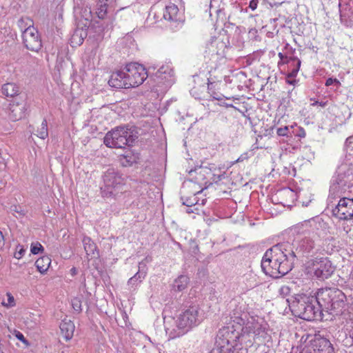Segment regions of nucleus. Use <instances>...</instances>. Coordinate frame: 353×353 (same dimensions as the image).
I'll return each mask as SVG.
<instances>
[{
	"instance_id": "obj_46",
	"label": "nucleus",
	"mask_w": 353,
	"mask_h": 353,
	"mask_svg": "<svg viewBox=\"0 0 353 353\" xmlns=\"http://www.w3.org/2000/svg\"><path fill=\"white\" fill-rule=\"evenodd\" d=\"M5 245V239L4 236L2 233V232L0 230V250L3 249Z\"/></svg>"
},
{
	"instance_id": "obj_29",
	"label": "nucleus",
	"mask_w": 353,
	"mask_h": 353,
	"mask_svg": "<svg viewBox=\"0 0 353 353\" xmlns=\"http://www.w3.org/2000/svg\"><path fill=\"white\" fill-rule=\"evenodd\" d=\"M108 0H99L97 14L99 19H103L107 12V1Z\"/></svg>"
},
{
	"instance_id": "obj_43",
	"label": "nucleus",
	"mask_w": 353,
	"mask_h": 353,
	"mask_svg": "<svg viewBox=\"0 0 353 353\" xmlns=\"http://www.w3.org/2000/svg\"><path fill=\"white\" fill-rule=\"evenodd\" d=\"M7 296H8V303H6V305L7 307L14 306L15 305V301H14V296L10 292L7 293Z\"/></svg>"
},
{
	"instance_id": "obj_18",
	"label": "nucleus",
	"mask_w": 353,
	"mask_h": 353,
	"mask_svg": "<svg viewBox=\"0 0 353 353\" xmlns=\"http://www.w3.org/2000/svg\"><path fill=\"white\" fill-rule=\"evenodd\" d=\"M178 7L174 3L165 6L163 12V18L170 21H176L180 19Z\"/></svg>"
},
{
	"instance_id": "obj_13",
	"label": "nucleus",
	"mask_w": 353,
	"mask_h": 353,
	"mask_svg": "<svg viewBox=\"0 0 353 353\" xmlns=\"http://www.w3.org/2000/svg\"><path fill=\"white\" fill-rule=\"evenodd\" d=\"M310 343L316 350V353H334V347L330 341L320 334H315Z\"/></svg>"
},
{
	"instance_id": "obj_17",
	"label": "nucleus",
	"mask_w": 353,
	"mask_h": 353,
	"mask_svg": "<svg viewBox=\"0 0 353 353\" xmlns=\"http://www.w3.org/2000/svg\"><path fill=\"white\" fill-rule=\"evenodd\" d=\"M61 333L66 341L72 339L74 332V325L70 320L63 319L59 325Z\"/></svg>"
},
{
	"instance_id": "obj_33",
	"label": "nucleus",
	"mask_w": 353,
	"mask_h": 353,
	"mask_svg": "<svg viewBox=\"0 0 353 353\" xmlns=\"http://www.w3.org/2000/svg\"><path fill=\"white\" fill-rule=\"evenodd\" d=\"M26 252L24 247L20 244L17 245L14 254V257L17 259H20L23 257Z\"/></svg>"
},
{
	"instance_id": "obj_21",
	"label": "nucleus",
	"mask_w": 353,
	"mask_h": 353,
	"mask_svg": "<svg viewBox=\"0 0 353 353\" xmlns=\"http://www.w3.org/2000/svg\"><path fill=\"white\" fill-rule=\"evenodd\" d=\"M314 247V242L310 238L301 239L297 245L296 252L302 254L310 252Z\"/></svg>"
},
{
	"instance_id": "obj_4",
	"label": "nucleus",
	"mask_w": 353,
	"mask_h": 353,
	"mask_svg": "<svg viewBox=\"0 0 353 353\" xmlns=\"http://www.w3.org/2000/svg\"><path fill=\"white\" fill-rule=\"evenodd\" d=\"M317 299L323 311L333 316L343 313L347 301L345 293L336 288L320 289L317 292Z\"/></svg>"
},
{
	"instance_id": "obj_58",
	"label": "nucleus",
	"mask_w": 353,
	"mask_h": 353,
	"mask_svg": "<svg viewBox=\"0 0 353 353\" xmlns=\"http://www.w3.org/2000/svg\"><path fill=\"white\" fill-rule=\"evenodd\" d=\"M337 188H338V185H334V184H333V185L331 186V188H330V192L336 190L337 189Z\"/></svg>"
},
{
	"instance_id": "obj_11",
	"label": "nucleus",
	"mask_w": 353,
	"mask_h": 353,
	"mask_svg": "<svg viewBox=\"0 0 353 353\" xmlns=\"http://www.w3.org/2000/svg\"><path fill=\"white\" fill-rule=\"evenodd\" d=\"M335 267L327 258L321 259L314 264V274L320 280H325L334 273Z\"/></svg>"
},
{
	"instance_id": "obj_47",
	"label": "nucleus",
	"mask_w": 353,
	"mask_h": 353,
	"mask_svg": "<svg viewBox=\"0 0 353 353\" xmlns=\"http://www.w3.org/2000/svg\"><path fill=\"white\" fill-rule=\"evenodd\" d=\"M146 268V265L144 263V261H141L139 263V270L140 271H145L144 269Z\"/></svg>"
},
{
	"instance_id": "obj_5",
	"label": "nucleus",
	"mask_w": 353,
	"mask_h": 353,
	"mask_svg": "<svg viewBox=\"0 0 353 353\" xmlns=\"http://www.w3.org/2000/svg\"><path fill=\"white\" fill-rule=\"evenodd\" d=\"M134 141L132 131L125 127H119L108 132L104 137V143L109 148H123L130 145Z\"/></svg>"
},
{
	"instance_id": "obj_8",
	"label": "nucleus",
	"mask_w": 353,
	"mask_h": 353,
	"mask_svg": "<svg viewBox=\"0 0 353 353\" xmlns=\"http://www.w3.org/2000/svg\"><path fill=\"white\" fill-rule=\"evenodd\" d=\"M199 307L191 306L179 315L176 321L177 327L181 330V334L187 332L192 327L199 323Z\"/></svg>"
},
{
	"instance_id": "obj_36",
	"label": "nucleus",
	"mask_w": 353,
	"mask_h": 353,
	"mask_svg": "<svg viewBox=\"0 0 353 353\" xmlns=\"http://www.w3.org/2000/svg\"><path fill=\"white\" fill-rule=\"evenodd\" d=\"M345 148L350 155L353 154V136L347 139L345 141Z\"/></svg>"
},
{
	"instance_id": "obj_44",
	"label": "nucleus",
	"mask_w": 353,
	"mask_h": 353,
	"mask_svg": "<svg viewBox=\"0 0 353 353\" xmlns=\"http://www.w3.org/2000/svg\"><path fill=\"white\" fill-rule=\"evenodd\" d=\"M208 90L209 93L210 94V96L212 97V98L215 100L220 101L222 99V95L221 94L216 93L214 92H211V88L210 86V84H208Z\"/></svg>"
},
{
	"instance_id": "obj_26",
	"label": "nucleus",
	"mask_w": 353,
	"mask_h": 353,
	"mask_svg": "<svg viewBox=\"0 0 353 353\" xmlns=\"http://www.w3.org/2000/svg\"><path fill=\"white\" fill-rule=\"evenodd\" d=\"M189 278L185 275H180L174 280L172 289L174 291L181 292L187 288Z\"/></svg>"
},
{
	"instance_id": "obj_61",
	"label": "nucleus",
	"mask_w": 353,
	"mask_h": 353,
	"mask_svg": "<svg viewBox=\"0 0 353 353\" xmlns=\"http://www.w3.org/2000/svg\"><path fill=\"white\" fill-rule=\"evenodd\" d=\"M23 23V19H21L19 21V26L20 27H21V24Z\"/></svg>"
},
{
	"instance_id": "obj_16",
	"label": "nucleus",
	"mask_w": 353,
	"mask_h": 353,
	"mask_svg": "<svg viewBox=\"0 0 353 353\" xmlns=\"http://www.w3.org/2000/svg\"><path fill=\"white\" fill-rule=\"evenodd\" d=\"M85 28H77V29L74 31L72 34L70 41L71 45L74 47L77 46H81L84 39L87 37L88 32V28H86V24H84Z\"/></svg>"
},
{
	"instance_id": "obj_20",
	"label": "nucleus",
	"mask_w": 353,
	"mask_h": 353,
	"mask_svg": "<svg viewBox=\"0 0 353 353\" xmlns=\"http://www.w3.org/2000/svg\"><path fill=\"white\" fill-rule=\"evenodd\" d=\"M227 48L226 43L219 39L213 41L210 46V50L214 52L218 59L225 57Z\"/></svg>"
},
{
	"instance_id": "obj_48",
	"label": "nucleus",
	"mask_w": 353,
	"mask_h": 353,
	"mask_svg": "<svg viewBox=\"0 0 353 353\" xmlns=\"http://www.w3.org/2000/svg\"><path fill=\"white\" fill-rule=\"evenodd\" d=\"M319 105L320 106L324 108L327 105V101H321V102L316 101L315 103H312V105Z\"/></svg>"
},
{
	"instance_id": "obj_32",
	"label": "nucleus",
	"mask_w": 353,
	"mask_h": 353,
	"mask_svg": "<svg viewBox=\"0 0 353 353\" xmlns=\"http://www.w3.org/2000/svg\"><path fill=\"white\" fill-rule=\"evenodd\" d=\"M31 253L33 254H38L39 253H43L44 248L39 242L32 243L30 246Z\"/></svg>"
},
{
	"instance_id": "obj_41",
	"label": "nucleus",
	"mask_w": 353,
	"mask_h": 353,
	"mask_svg": "<svg viewBox=\"0 0 353 353\" xmlns=\"http://www.w3.org/2000/svg\"><path fill=\"white\" fill-rule=\"evenodd\" d=\"M14 332V335L19 341H21L24 344H28V340L25 338V336L21 332L15 330Z\"/></svg>"
},
{
	"instance_id": "obj_31",
	"label": "nucleus",
	"mask_w": 353,
	"mask_h": 353,
	"mask_svg": "<svg viewBox=\"0 0 353 353\" xmlns=\"http://www.w3.org/2000/svg\"><path fill=\"white\" fill-rule=\"evenodd\" d=\"M278 194L281 198L289 199L292 201H293L296 197L295 192L290 188L283 189L279 191Z\"/></svg>"
},
{
	"instance_id": "obj_6",
	"label": "nucleus",
	"mask_w": 353,
	"mask_h": 353,
	"mask_svg": "<svg viewBox=\"0 0 353 353\" xmlns=\"http://www.w3.org/2000/svg\"><path fill=\"white\" fill-rule=\"evenodd\" d=\"M104 187L101 188L103 196H116L123 185L122 176L114 168H109L103 175Z\"/></svg>"
},
{
	"instance_id": "obj_14",
	"label": "nucleus",
	"mask_w": 353,
	"mask_h": 353,
	"mask_svg": "<svg viewBox=\"0 0 353 353\" xmlns=\"http://www.w3.org/2000/svg\"><path fill=\"white\" fill-rule=\"evenodd\" d=\"M26 110V103L21 101V102L12 101L9 105L8 117L12 121L21 119L25 116Z\"/></svg>"
},
{
	"instance_id": "obj_52",
	"label": "nucleus",
	"mask_w": 353,
	"mask_h": 353,
	"mask_svg": "<svg viewBox=\"0 0 353 353\" xmlns=\"http://www.w3.org/2000/svg\"><path fill=\"white\" fill-rule=\"evenodd\" d=\"M289 60H290V58L287 57V59H283V61L281 60L278 63V65H281L285 64V63H290V62H288V61H289Z\"/></svg>"
},
{
	"instance_id": "obj_49",
	"label": "nucleus",
	"mask_w": 353,
	"mask_h": 353,
	"mask_svg": "<svg viewBox=\"0 0 353 353\" xmlns=\"http://www.w3.org/2000/svg\"><path fill=\"white\" fill-rule=\"evenodd\" d=\"M248 158V155L247 154H241L239 159L236 160L237 162H240V161H244L245 159H246Z\"/></svg>"
},
{
	"instance_id": "obj_30",
	"label": "nucleus",
	"mask_w": 353,
	"mask_h": 353,
	"mask_svg": "<svg viewBox=\"0 0 353 353\" xmlns=\"http://www.w3.org/2000/svg\"><path fill=\"white\" fill-rule=\"evenodd\" d=\"M36 135L42 139L48 137V130L46 120L44 119L41 123L40 127L37 128Z\"/></svg>"
},
{
	"instance_id": "obj_9",
	"label": "nucleus",
	"mask_w": 353,
	"mask_h": 353,
	"mask_svg": "<svg viewBox=\"0 0 353 353\" xmlns=\"http://www.w3.org/2000/svg\"><path fill=\"white\" fill-rule=\"evenodd\" d=\"M29 21L30 24L23 31V42L27 49L38 52L42 47L41 37L38 30L33 26L32 21Z\"/></svg>"
},
{
	"instance_id": "obj_51",
	"label": "nucleus",
	"mask_w": 353,
	"mask_h": 353,
	"mask_svg": "<svg viewBox=\"0 0 353 353\" xmlns=\"http://www.w3.org/2000/svg\"><path fill=\"white\" fill-rule=\"evenodd\" d=\"M192 253L194 254H196L198 253V252H199V246H198V245L195 244L194 245V247L192 248Z\"/></svg>"
},
{
	"instance_id": "obj_2",
	"label": "nucleus",
	"mask_w": 353,
	"mask_h": 353,
	"mask_svg": "<svg viewBox=\"0 0 353 353\" xmlns=\"http://www.w3.org/2000/svg\"><path fill=\"white\" fill-rule=\"evenodd\" d=\"M287 246L279 243L265 252L261 261V268L266 275L278 279L292 269L296 254L292 250L287 254Z\"/></svg>"
},
{
	"instance_id": "obj_22",
	"label": "nucleus",
	"mask_w": 353,
	"mask_h": 353,
	"mask_svg": "<svg viewBox=\"0 0 353 353\" xmlns=\"http://www.w3.org/2000/svg\"><path fill=\"white\" fill-rule=\"evenodd\" d=\"M291 60L295 63V66L291 71H289L288 74H287L286 82L288 84L294 85L296 82L295 77H296L300 69L301 62L298 58H293Z\"/></svg>"
},
{
	"instance_id": "obj_1",
	"label": "nucleus",
	"mask_w": 353,
	"mask_h": 353,
	"mask_svg": "<svg viewBox=\"0 0 353 353\" xmlns=\"http://www.w3.org/2000/svg\"><path fill=\"white\" fill-rule=\"evenodd\" d=\"M255 338L254 335L245 332L243 328L242 333L239 334L234 325L225 326L219 330L214 347L210 353H231L239 344L241 346L239 348L241 353H244L247 349L257 350V345L254 343Z\"/></svg>"
},
{
	"instance_id": "obj_39",
	"label": "nucleus",
	"mask_w": 353,
	"mask_h": 353,
	"mask_svg": "<svg viewBox=\"0 0 353 353\" xmlns=\"http://www.w3.org/2000/svg\"><path fill=\"white\" fill-rule=\"evenodd\" d=\"M95 32L97 34L96 35H93V37L96 41V43L98 44V42L101 41L103 39V28L99 26L97 30H96Z\"/></svg>"
},
{
	"instance_id": "obj_19",
	"label": "nucleus",
	"mask_w": 353,
	"mask_h": 353,
	"mask_svg": "<svg viewBox=\"0 0 353 353\" xmlns=\"http://www.w3.org/2000/svg\"><path fill=\"white\" fill-rule=\"evenodd\" d=\"M196 172L197 174L196 180L197 181H204L205 184L209 183L212 172V164L209 165V166L201 167L196 170Z\"/></svg>"
},
{
	"instance_id": "obj_10",
	"label": "nucleus",
	"mask_w": 353,
	"mask_h": 353,
	"mask_svg": "<svg viewBox=\"0 0 353 353\" xmlns=\"http://www.w3.org/2000/svg\"><path fill=\"white\" fill-rule=\"evenodd\" d=\"M333 214L340 220L347 221L353 219V199L341 198L333 210Z\"/></svg>"
},
{
	"instance_id": "obj_62",
	"label": "nucleus",
	"mask_w": 353,
	"mask_h": 353,
	"mask_svg": "<svg viewBox=\"0 0 353 353\" xmlns=\"http://www.w3.org/2000/svg\"><path fill=\"white\" fill-rule=\"evenodd\" d=\"M350 308L353 310V301L350 303Z\"/></svg>"
},
{
	"instance_id": "obj_50",
	"label": "nucleus",
	"mask_w": 353,
	"mask_h": 353,
	"mask_svg": "<svg viewBox=\"0 0 353 353\" xmlns=\"http://www.w3.org/2000/svg\"><path fill=\"white\" fill-rule=\"evenodd\" d=\"M294 57H290V60L288 61V62H290L289 64H290V71H291L295 66V63L292 61L291 59H293Z\"/></svg>"
},
{
	"instance_id": "obj_24",
	"label": "nucleus",
	"mask_w": 353,
	"mask_h": 353,
	"mask_svg": "<svg viewBox=\"0 0 353 353\" xmlns=\"http://www.w3.org/2000/svg\"><path fill=\"white\" fill-rule=\"evenodd\" d=\"M50 263L51 259L49 256H43L35 261V266L37 270L43 274L48 270Z\"/></svg>"
},
{
	"instance_id": "obj_59",
	"label": "nucleus",
	"mask_w": 353,
	"mask_h": 353,
	"mask_svg": "<svg viewBox=\"0 0 353 353\" xmlns=\"http://www.w3.org/2000/svg\"><path fill=\"white\" fill-rule=\"evenodd\" d=\"M236 323H237L238 324H240V325H241V323H244V321H243V319L242 318H241V317H240V318H236Z\"/></svg>"
},
{
	"instance_id": "obj_55",
	"label": "nucleus",
	"mask_w": 353,
	"mask_h": 353,
	"mask_svg": "<svg viewBox=\"0 0 353 353\" xmlns=\"http://www.w3.org/2000/svg\"><path fill=\"white\" fill-rule=\"evenodd\" d=\"M70 272H71V274L72 276H74L77 274V270L76 268H72L71 270H70Z\"/></svg>"
},
{
	"instance_id": "obj_60",
	"label": "nucleus",
	"mask_w": 353,
	"mask_h": 353,
	"mask_svg": "<svg viewBox=\"0 0 353 353\" xmlns=\"http://www.w3.org/2000/svg\"><path fill=\"white\" fill-rule=\"evenodd\" d=\"M85 241H86V239H85V238H84V239H83V245H84V249H85V250L87 252V250H86V245H87V243L85 242ZM86 254H88V253H87V252H86Z\"/></svg>"
},
{
	"instance_id": "obj_57",
	"label": "nucleus",
	"mask_w": 353,
	"mask_h": 353,
	"mask_svg": "<svg viewBox=\"0 0 353 353\" xmlns=\"http://www.w3.org/2000/svg\"><path fill=\"white\" fill-rule=\"evenodd\" d=\"M245 353H259V350H250V349H247Z\"/></svg>"
},
{
	"instance_id": "obj_63",
	"label": "nucleus",
	"mask_w": 353,
	"mask_h": 353,
	"mask_svg": "<svg viewBox=\"0 0 353 353\" xmlns=\"http://www.w3.org/2000/svg\"><path fill=\"white\" fill-rule=\"evenodd\" d=\"M144 261L148 262L150 261V259H148V257H145V259H144Z\"/></svg>"
},
{
	"instance_id": "obj_7",
	"label": "nucleus",
	"mask_w": 353,
	"mask_h": 353,
	"mask_svg": "<svg viewBox=\"0 0 353 353\" xmlns=\"http://www.w3.org/2000/svg\"><path fill=\"white\" fill-rule=\"evenodd\" d=\"M128 88L141 85L148 77L145 67L138 63H130L124 68Z\"/></svg>"
},
{
	"instance_id": "obj_15",
	"label": "nucleus",
	"mask_w": 353,
	"mask_h": 353,
	"mask_svg": "<svg viewBox=\"0 0 353 353\" xmlns=\"http://www.w3.org/2000/svg\"><path fill=\"white\" fill-rule=\"evenodd\" d=\"M124 69L112 72L108 83L111 87L115 88H129L126 79Z\"/></svg>"
},
{
	"instance_id": "obj_40",
	"label": "nucleus",
	"mask_w": 353,
	"mask_h": 353,
	"mask_svg": "<svg viewBox=\"0 0 353 353\" xmlns=\"http://www.w3.org/2000/svg\"><path fill=\"white\" fill-rule=\"evenodd\" d=\"M334 84L337 88L341 86V82L337 79L328 78L325 81L326 86H330Z\"/></svg>"
},
{
	"instance_id": "obj_12",
	"label": "nucleus",
	"mask_w": 353,
	"mask_h": 353,
	"mask_svg": "<svg viewBox=\"0 0 353 353\" xmlns=\"http://www.w3.org/2000/svg\"><path fill=\"white\" fill-rule=\"evenodd\" d=\"M266 325L267 324L264 322L263 319H255L252 318L251 321H248L246 325L243 328L245 330V332H250V334L254 335L255 337L259 338L263 337L265 338L266 334Z\"/></svg>"
},
{
	"instance_id": "obj_56",
	"label": "nucleus",
	"mask_w": 353,
	"mask_h": 353,
	"mask_svg": "<svg viewBox=\"0 0 353 353\" xmlns=\"http://www.w3.org/2000/svg\"><path fill=\"white\" fill-rule=\"evenodd\" d=\"M17 214H19V216H16V218L17 219H22V216L24 214L23 213H22V210L21 211H16Z\"/></svg>"
},
{
	"instance_id": "obj_53",
	"label": "nucleus",
	"mask_w": 353,
	"mask_h": 353,
	"mask_svg": "<svg viewBox=\"0 0 353 353\" xmlns=\"http://www.w3.org/2000/svg\"><path fill=\"white\" fill-rule=\"evenodd\" d=\"M128 156H125L124 157V159L128 162V164H125L123 161H122V163L124 165H131L132 163H133V161H131V160H128Z\"/></svg>"
},
{
	"instance_id": "obj_45",
	"label": "nucleus",
	"mask_w": 353,
	"mask_h": 353,
	"mask_svg": "<svg viewBox=\"0 0 353 353\" xmlns=\"http://www.w3.org/2000/svg\"><path fill=\"white\" fill-rule=\"evenodd\" d=\"M259 0H251L249 3V8L252 10H255L257 8Z\"/></svg>"
},
{
	"instance_id": "obj_37",
	"label": "nucleus",
	"mask_w": 353,
	"mask_h": 353,
	"mask_svg": "<svg viewBox=\"0 0 353 353\" xmlns=\"http://www.w3.org/2000/svg\"><path fill=\"white\" fill-rule=\"evenodd\" d=\"M72 306L76 312L81 310V303L79 298H74L72 299Z\"/></svg>"
},
{
	"instance_id": "obj_27",
	"label": "nucleus",
	"mask_w": 353,
	"mask_h": 353,
	"mask_svg": "<svg viewBox=\"0 0 353 353\" xmlns=\"http://www.w3.org/2000/svg\"><path fill=\"white\" fill-rule=\"evenodd\" d=\"M224 172L214 164H212V172L210 176V184L220 181L224 176Z\"/></svg>"
},
{
	"instance_id": "obj_23",
	"label": "nucleus",
	"mask_w": 353,
	"mask_h": 353,
	"mask_svg": "<svg viewBox=\"0 0 353 353\" xmlns=\"http://www.w3.org/2000/svg\"><path fill=\"white\" fill-rule=\"evenodd\" d=\"M1 91L5 96L13 97L19 94V88L14 83H7L3 85Z\"/></svg>"
},
{
	"instance_id": "obj_3",
	"label": "nucleus",
	"mask_w": 353,
	"mask_h": 353,
	"mask_svg": "<svg viewBox=\"0 0 353 353\" xmlns=\"http://www.w3.org/2000/svg\"><path fill=\"white\" fill-rule=\"evenodd\" d=\"M292 312L305 321L321 320L323 319V308L319 305L317 294L315 296L305 294H297L292 301L286 300Z\"/></svg>"
},
{
	"instance_id": "obj_34",
	"label": "nucleus",
	"mask_w": 353,
	"mask_h": 353,
	"mask_svg": "<svg viewBox=\"0 0 353 353\" xmlns=\"http://www.w3.org/2000/svg\"><path fill=\"white\" fill-rule=\"evenodd\" d=\"M172 73V70L168 65H163L157 71V74L159 77H161L163 74H168L170 77H171Z\"/></svg>"
},
{
	"instance_id": "obj_54",
	"label": "nucleus",
	"mask_w": 353,
	"mask_h": 353,
	"mask_svg": "<svg viewBox=\"0 0 353 353\" xmlns=\"http://www.w3.org/2000/svg\"><path fill=\"white\" fill-rule=\"evenodd\" d=\"M278 56H279V57L280 58V59H281V61H283V59H287V57H286V56H285V55H284L283 53H281V52H279V53L278 54Z\"/></svg>"
},
{
	"instance_id": "obj_64",
	"label": "nucleus",
	"mask_w": 353,
	"mask_h": 353,
	"mask_svg": "<svg viewBox=\"0 0 353 353\" xmlns=\"http://www.w3.org/2000/svg\"><path fill=\"white\" fill-rule=\"evenodd\" d=\"M83 285H84V287H85L86 284H85V277L83 278Z\"/></svg>"
},
{
	"instance_id": "obj_35",
	"label": "nucleus",
	"mask_w": 353,
	"mask_h": 353,
	"mask_svg": "<svg viewBox=\"0 0 353 353\" xmlns=\"http://www.w3.org/2000/svg\"><path fill=\"white\" fill-rule=\"evenodd\" d=\"M292 128V126L289 128L288 126H285L283 128H279L277 129L276 133L279 136H290L291 135L290 130Z\"/></svg>"
},
{
	"instance_id": "obj_28",
	"label": "nucleus",
	"mask_w": 353,
	"mask_h": 353,
	"mask_svg": "<svg viewBox=\"0 0 353 353\" xmlns=\"http://www.w3.org/2000/svg\"><path fill=\"white\" fill-rule=\"evenodd\" d=\"M146 276L145 271L139 270L133 276H132L128 281V285L132 288L137 287V285L142 282V279Z\"/></svg>"
},
{
	"instance_id": "obj_38",
	"label": "nucleus",
	"mask_w": 353,
	"mask_h": 353,
	"mask_svg": "<svg viewBox=\"0 0 353 353\" xmlns=\"http://www.w3.org/2000/svg\"><path fill=\"white\" fill-rule=\"evenodd\" d=\"M290 288L287 285H283L279 289V294L283 297L285 298L290 293Z\"/></svg>"
},
{
	"instance_id": "obj_25",
	"label": "nucleus",
	"mask_w": 353,
	"mask_h": 353,
	"mask_svg": "<svg viewBox=\"0 0 353 353\" xmlns=\"http://www.w3.org/2000/svg\"><path fill=\"white\" fill-rule=\"evenodd\" d=\"M90 249H92V258L93 259L92 265L94 268L99 272H101L103 271V265L101 263V261L99 259V251L97 250L96 245L94 244L93 245L90 243Z\"/></svg>"
},
{
	"instance_id": "obj_42",
	"label": "nucleus",
	"mask_w": 353,
	"mask_h": 353,
	"mask_svg": "<svg viewBox=\"0 0 353 353\" xmlns=\"http://www.w3.org/2000/svg\"><path fill=\"white\" fill-rule=\"evenodd\" d=\"M300 353H316V350H314V347L310 343L309 345L304 347Z\"/></svg>"
}]
</instances>
